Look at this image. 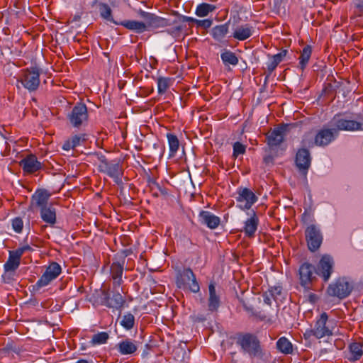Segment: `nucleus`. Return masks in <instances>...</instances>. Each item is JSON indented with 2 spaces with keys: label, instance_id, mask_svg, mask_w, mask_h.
<instances>
[{
  "label": "nucleus",
  "instance_id": "obj_1",
  "mask_svg": "<svg viewBox=\"0 0 363 363\" xmlns=\"http://www.w3.org/2000/svg\"><path fill=\"white\" fill-rule=\"evenodd\" d=\"M236 343L242 352L247 353L251 358L261 357L262 350L257 337L252 333L238 334Z\"/></svg>",
  "mask_w": 363,
  "mask_h": 363
},
{
  "label": "nucleus",
  "instance_id": "obj_2",
  "mask_svg": "<svg viewBox=\"0 0 363 363\" xmlns=\"http://www.w3.org/2000/svg\"><path fill=\"white\" fill-rule=\"evenodd\" d=\"M334 328L328 321V315L325 312H323L320 317L315 322L314 326L306 330L303 335L306 339H309L314 336L317 339H321L325 337H330L333 335Z\"/></svg>",
  "mask_w": 363,
  "mask_h": 363
},
{
  "label": "nucleus",
  "instance_id": "obj_3",
  "mask_svg": "<svg viewBox=\"0 0 363 363\" xmlns=\"http://www.w3.org/2000/svg\"><path fill=\"white\" fill-rule=\"evenodd\" d=\"M353 289V281L346 277H342L329 284L326 292L328 296L342 300L349 296Z\"/></svg>",
  "mask_w": 363,
  "mask_h": 363
},
{
  "label": "nucleus",
  "instance_id": "obj_4",
  "mask_svg": "<svg viewBox=\"0 0 363 363\" xmlns=\"http://www.w3.org/2000/svg\"><path fill=\"white\" fill-rule=\"evenodd\" d=\"M176 284L179 289L189 290L195 294L200 291V286L196 277L189 267L177 271Z\"/></svg>",
  "mask_w": 363,
  "mask_h": 363
},
{
  "label": "nucleus",
  "instance_id": "obj_5",
  "mask_svg": "<svg viewBox=\"0 0 363 363\" xmlns=\"http://www.w3.org/2000/svg\"><path fill=\"white\" fill-rule=\"evenodd\" d=\"M315 267L308 262L302 263L298 271L300 285L308 291L313 289V285L318 281Z\"/></svg>",
  "mask_w": 363,
  "mask_h": 363
},
{
  "label": "nucleus",
  "instance_id": "obj_6",
  "mask_svg": "<svg viewBox=\"0 0 363 363\" xmlns=\"http://www.w3.org/2000/svg\"><path fill=\"white\" fill-rule=\"evenodd\" d=\"M40 71L38 67H31L21 70L20 79L22 85L29 91H36L40 85Z\"/></svg>",
  "mask_w": 363,
  "mask_h": 363
},
{
  "label": "nucleus",
  "instance_id": "obj_7",
  "mask_svg": "<svg viewBox=\"0 0 363 363\" xmlns=\"http://www.w3.org/2000/svg\"><path fill=\"white\" fill-rule=\"evenodd\" d=\"M98 169L100 172L106 174L108 177L113 178L116 184L121 183V177L123 172L118 162L108 161L104 156H102L100 158Z\"/></svg>",
  "mask_w": 363,
  "mask_h": 363
},
{
  "label": "nucleus",
  "instance_id": "obj_8",
  "mask_svg": "<svg viewBox=\"0 0 363 363\" xmlns=\"http://www.w3.org/2000/svg\"><path fill=\"white\" fill-rule=\"evenodd\" d=\"M69 123L77 128L85 125L89 119V113L86 106L83 103H77L67 115Z\"/></svg>",
  "mask_w": 363,
  "mask_h": 363
},
{
  "label": "nucleus",
  "instance_id": "obj_9",
  "mask_svg": "<svg viewBox=\"0 0 363 363\" xmlns=\"http://www.w3.org/2000/svg\"><path fill=\"white\" fill-rule=\"evenodd\" d=\"M62 272L61 266L55 262H51L45 269V272L33 286V290L38 291L41 288L49 285Z\"/></svg>",
  "mask_w": 363,
  "mask_h": 363
},
{
  "label": "nucleus",
  "instance_id": "obj_10",
  "mask_svg": "<svg viewBox=\"0 0 363 363\" xmlns=\"http://www.w3.org/2000/svg\"><path fill=\"white\" fill-rule=\"evenodd\" d=\"M331 123L337 133L339 131L356 132L360 128V121L343 117L341 114L335 115Z\"/></svg>",
  "mask_w": 363,
  "mask_h": 363
},
{
  "label": "nucleus",
  "instance_id": "obj_11",
  "mask_svg": "<svg viewBox=\"0 0 363 363\" xmlns=\"http://www.w3.org/2000/svg\"><path fill=\"white\" fill-rule=\"evenodd\" d=\"M335 261L333 257L328 254L321 256L317 263L316 273L324 282H328L334 272Z\"/></svg>",
  "mask_w": 363,
  "mask_h": 363
},
{
  "label": "nucleus",
  "instance_id": "obj_12",
  "mask_svg": "<svg viewBox=\"0 0 363 363\" xmlns=\"http://www.w3.org/2000/svg\"><path fill=\"white\" fill-rule=\"evenodd\" d=\"M306 240L308 247L311 252L318 250L323 242V235L315 225H310L305 230Z\"/></svg>",
  "mask_w": 363,
  "mask_h": 363
},
{
  "label": "nucleus",
  "instance_id": "obj_13",
  "mask_svg": "<svg viewBox=\"0 0 363 363\" xmlns=\"http://www.w3.org/2000/svg\"><path fill=\"white\" fill-rule=\"evenodd\" d=\"M311 157L308 150L306 148L299 149L296 155L295 164L299 172L306 177L308 170L311 166Z\"/></svg>",
  "mask_w": 363,
  "mask_h": 363
},
{
  "label": "nucleus",
  "instance_id": "obj_14",
  "mask_svg": "<svg viewBox=\"0 0 363 363\" xmlns=\"http://www.w3.org/2000/svg\"><path fill=\"white\" fill-rule=\"evenodd\" d=\"M141 16L146 21L147 28L157 29L176 23V21L171 22L169 19L145 11H143Z\"/></svg>",
  "mask_w": 363,
  "mask_h": 363
},
{
  "label": "nucleus",
  "instance_id": "obj_15",
  "mask_svg": "<svg viewBox=\"0 0 363 363\" xmlns=\"http://www.w3.org/2000/svg\"><path fill=\"white\" fill-rule=\"evenodd\" d=\"M103 295L101 303L108 308L121 309L123 308L125 301L119 292L113 293L112 297L110 296L108 290H102Z\"/></svg>",
  "mask_w": 363,
  "mask_h": 363
},
{
  "label": "nucleus",
  "instance_id": "obj_16",
  "mask_svg": "<svg viewBox=\"0 0 363 363\" xmlns=\"http://www.w3.org/2000/svg\"><path fill=\"white\" fill-rule=\"evenodd\" d=\"M238 196L236 200L239 203L244 202V204L240 205L242 210H248L257 201V197L250 189L247 188H240L238 191Z\"/></svg>",
  "mask_w": 363,
  "mask_h": 363
},
{
  "label": "nucleus",
  "instance_id": "obj_17",
  "mask_svg": "<svg viewBox=\"0 0 363 363\" xmlns=\"http://www.w3.org/2000/svg\"><path fill=\"white\" fill-rule=\"evenodd\" d=\"M19 165L26 174H33L42 169V163L33 154H29L19 162Z\"/></svg>",
  "mask_w": 363,
  "mask_h": 363
},
{
  "label": "nucleus",
  "instance_id": "obj_18",
  "mask_svg": "<svg viewBox=\"0 0 363 363\" xmlns=\"http://www.w3.org/2000/svg\"><path fill=\"white\" fill-rule=\"evenodd\" d=\"M51 194L46 189H37L30 199V208H42L48 206Z\"/></svg>",
  "mask_w": 363,
  "mask_h": 363
},
{
  "label": "nucleus",
  "instance_id": "obj_19",
  "mask_svg": "<svg viewBox=\"0 0 363 363\" xmlns=\"http://www.w3.org/2000/svg\"><path fill=\"white\" fill-rule=\"evenodd\" d=\"M337 135L334 127L332 129L323 128L317 133L314 143L318 146H326L334 140Z\"/></svg>",
  "mask_w": 363,
  "mask_h": 363
},
{
  "label": "nucleus",
  "instance_id": "obj_20",
  "mask_svg": "<svg viewBox=\"0 0 363 363\" xmlns=\"http://www.w3.org/2000/svg\"><path fill=\"white\" fill-rule=\"evenodd\" d=\"M248 215L250 216V218L245 221L242 232L245 233L246 237L252 238L255 236V233L258 228L259 220L257 213L254 210L248 213Z\"/></svg>",
  "mask_w": 363,
  "mask_h": 363
},
{
  "label": "nucleus",
  "instance_id": "obj_21",
  "mask_svg": "<svg viewBox=\"0 0 363 363\" xmlns=\"http://www.w3.org/2000/svg\"><path fill=\"white\" fill-rule=\"evenodd\" d=\"M284 128L278 127L266 134L267 143L269 147H277L284 141Z\"/></svg>",
  "mask_w": 363,
  "mask_h": 363
},
{
  "label": "nucleus",
  "instance_id": "obj_22",
  "mask_svg": "<svg viewBox=\"0 0 363 363\" xmlns=\"http://www.w3.org/2000/svg\"><path fill=\"white\" fill-rule=\"evenodd\" d=\"M199 217L201 223L211 230L217 228L220 224V218L210 211H201Z\"/></svg>",
  "mask_w": 363,
  "mask_h": 363
},
{
  "label": "nucleus",
  "instance_id": "obj_23",
  "mask_svg": "<svg viewBox=\"0 0 363 363\" xmlns=\"http://www.w3.org/2000/svg\"><path fill=\"white\" fill-rule=\"evenodd\" d=\"M116 348L121 355H132L137 351L138 345L135 341L126 338L120 341Z\"/></svg>",
  "mask_w": 363,
  "mask_h": 363
},
{
  "label": "nucleus",
  "instance_id": "obj_24",
  "mask_svg": "<svg viewBox=\"0 0 363 363\" xmlns=\"http://www.w3.org/2000/svg\"><path fill=\"white\" fill-rule=\"evenodd\" d=\"M209 296L208 298V308L211 312L217 311L220 305V298L216 290L215 283L211 281L208 285Z\"/></svg>",
  "mask_w": 363,
  "mask_h": 363
},
{
  "label": "nucleus",
  "instance_id": "obj_25",
  "mask_svg": "<svg viewBox=\"0 0 363 363\" xmlns=\"http://www.w3.org/2000/svg\"><path fill=\"white\" fill-rule=\"evenodd\" d=\"M124 263L113 262L111 266V275L113 280V288L119 287L123 282L122 276Z\"/></svg>",
  "mask_w": 363,
  "mask_h": 363
},
{
  "label": "nucleus",
  "instance_id": "obj_26",
  "mask_svg": "<svg viewBox=\"0 0 363 363\" xmlns=\"http://www.w3.org/2000/svg\"><path fill=\"white\" fill-rule=\"evenodd\" d=\"M254 32V28L250 24L241 25L237 27L233 33V38L240 41H244L250 38Z\"/></svg>",
  "mask_w": 363,
  "mask_h": 363
},
{
  "label": "nucleus",
  "instance_id": "obj_27",
  "mask_svg": "<svg viewBox=\"0 0 363 363\" xmlns=\"http://www.w3.org/2000/svg\"><path fill=\"white\" fill-rule=\"evenodd\" d=\"M40 215L41 219L50 226H53L56 223V209L52 205L40 208Z\"/></svg>",
  "mask_w": 363,
  "mask_h": 363
},
{
  "label": "nucleus",
  "instance_id": "obj_28",
  "mask_svg": "<svg viewBox=\"0 0 363 363\" xmlns=\"http://www.w3.org/2000/svg\"><path fill=\"white\" fill-rule=\"evenodd\" d=\"M350 356L347 359L350 362L359 360L363 355V341L352 342L348 346Z\"/></svg>",
  "mask_w": 363,
  "mask_h": 363
},
{
  "label": "nucleus",
  "instance_id": "obj_29",
  "mask_svg": "<svg viewBox=\"0 0 363 363\" xmlns=\"http://www.w3.org/2000/svg\"><path fill=\"white\" fill-rule=\"evenodd\" d=\"M229 30V22L214 26L211 30V35L214 40L221 42Z\"/></svg>",
  "mask_w": 363,
  "mask_h": 363
},
{
  "label": "nucleus",
  "instance_id": "obj_30",
  "mask_svg": "<svg viewBox=\"0 0 363 363\" xmlns=\"http://www.w3.org/2000/svg\"><path fill=\"white\" fill-rule=\"evenodd\" d=\"M86 140L85 134H79L72 136L70 138L67 140L63 145L62 148L65 150H70L71 149H74L77 146L80 145L81 141H84Z\"/></svg>",
  "mask_w": 363,
  "mask_h": 363
},
{
  "label": "nucleus",
  "instance_id": "obj_31",
  "mask_svg": "<svg viewBox=\"0 0 363 363\" xmlns=\"http://www.w3.org/2000/svg\"><path fill=\"white\" fill-rule=\"evenodd\" d=\"M121 25L125 28L134 30L138 33H141L147 30V26L143 22L128 20L121 23Z\"/></svg>",
  "mask_w": 363,
  "mask_h": 363
},
{
  "label": "nucleus",
  "instance_id": "obj_32",
  "mask_svg": "<svg viewBox=\"0 0 363 363\" xmlns=\"http://www.w3.org/2000/svg\"><path fill=\"white\" fill-rule=\"evenodd\" d=\"M277 349L283 354H289L293 352L291 342L285 337H280L277 342Z\"/></svg>",
  "mask_w": 363,
  "mask_h": 363
},
{
  "label": "nucleus",
  "instance_id": "obj_33",
  "mask_svg": "<svg viewBox=\"0 0 363 363\" xmlns=\"http://www.w3.org/2000/svg\"><path fill=\"white\" fill-rule=\"evenodd\" d=\"M217 9V6L213 4L202 3L197 6L196 9V15L199 17H205L210 13H213Z\"/></svg>",
  "mask_w": 363,
  "mask_h": 363
},
{
  "label": "nucleus",
  "instance_id": "obj_34",
  "mask_svg": "<svg viewBox=\"0 0 363 363\" xmlns=\"http://www.w3.org/2000/svg\"><path fill=\"white\" fill-rule=\"evenodd\" d=\"M311 53L312 48L311 45H307L303 48L299 57V67L301 70H304L306 67L311 58Z\"/></svg>",
  "mask_w": 363,
  "mask_h": 363
},
{
  "label": "nucleus",
  "instance_id": "obj_35",
  "mask_svg": "<svg viewBox=\"0 0 363 363\" xmlns=\"http://www.w3.org/2000/svg\"><path fill=\"white\" fill-rule=\"evenodd\" d=\"M220 58L225 65L235 66L238 64V58L236 55L230 50H225L220 55Z\"/></svg>",
  "mask_w": 363,
  "mask_h": 363
},
{
  "label": "nucleus",
  "instance_id": "obj_36",
  "mask_svg": "<svg viewBox=\"0 0 363 363\" xmlns=\"http://www.w3.org/2000/svg\"><path fill=\"white\" fill-rule=\"evenodd\" d=\"M167 137L169 147V157H173L179 150V141L174 134L168 133Z\"/></svg>",
  "mask_w": 363,
  "mask_h": 363
},
{
  "label": "nucleus",
  "instance_id": "obj_37",
  "mask_svg": "<svg viewBox=\"0 0 363 363\" xmlns=\"http://www.w3.org/2000/svg\"><path fill=\"white\" fill-rule=\"evenodd\" d=\"M21 263V260L9 252L7 261L4 265V269L9 271H16Z\"/></svg>",
  "mask_w": 363,
  "mask_h": 363
},
{
  "label": "nucleus",
  "instance_id": "obj_38",
  "mask_svg": "<svg viewBox=\"0 0 363 363\" xmlns=\"http://www.w3.org/2000/svg\"><path fill=\"white\" fill-rule=\"evenodd\" d=\"M109 338V335L106 332H100L92 336L90 344L92 346L106 343Z\"/></svg>",
  "mask_w": 363,
  "mask_h": 363
},
{
  "label": "nucleus",
  "instance_id": "obj_39",
  "mask_svg": "<svg viewBox=\"0 0 363 363\" xmlns=\"http://www.w3.org/2000/svg\"><path fill=\"white\" fill-rule=\"evenodd\" d=\"M172 79L169 77H160L157 79V88L160 94H164L171 85Z\"/></svg>",
  "mask_w": 363,
  "mask_h": 363
},
{
  "label": "nucleus",
  "instance_id": "obj_40",
  "mask_svg": "<svg viewBox=\"0 0 363 363\" xmlns=\"http://www.w3.org/2000/svg\"><path fill=\"white\" fill-rule=\"evenodd\" d=\"M121 325L126 330H130L135 325V317L130 313L125 314L121 320Z\"/></svg>",
  "mask_w": 363,
  "mask_h": 363
},
{
  "label": "nucleus",
  "instance_id": "obj_41",
  "mask_svg": "<svg viewBox=\"0 0 363 363\" xmlns=\"http://www.w3.org/2000/svg\"><path fill=\"white\" fill-rule=\"evenodd\" d=\"M99 11H100L101 16L103 18H104L107 21H111V22L113 21L112 16H111L112 11L108 4H104V3H100L99 4Z\"/></svg>",
  "mask_w": 363,
  "mask_h": 363
},
{
  "label": "nucleus",
  "instance_id": "obj_42",
  "mask_svg": "<svg viewBox=\"0 0 363 363\" xmlns=\"http://www.w3.org/2000/svg\"><path fill=\"white\" fill-rule=\"evenodd\" d=\"M11 225L16 233H21L23 228V221L21 217H16L11 220Z\"/></svg>",
  "mask_w": 363,
  "mask_h": 363
},
{
  "label": "nucleus",
  "instance_id": "obj_43",
  "mask_svg": "<svg viewBox=\"0 0 363 363\" xmlns=\"http://www.w3.org/2000/svg\"><path fill=\"white\" fill-rule=\"evenodd\" d=\"M246 150V146L242 145L240 142H235L233 144V156L237 157L240 155L245 154Z\"/></svg>",
  "mask_w": 363,
  "mask_h": 363
},
{
  "label": "nucleus",
  "instance_id": "obj_44",
  "mask_svg": "<svg viewBox=\"0 0 363 363\" xmlns=\"http://www.w3.org/2000/svg\"><path fill=\"white\" fill-rule=\"evenodd\" d=\"M16 271H9L8 269H4V272L2 274L3 281L5 283L10 284L13 281L16 280Z\"/></svg>",
  "mask_w": 363,
  "mask_h": 363
},
{
  "label": "nucleus",
  "instance_id": "obj_45",
  "mask_svg": "<svg viewBox=\"0 0 363 363\" xmlns=\"http://www.w3.org/2000/svg\"><path fill=\"white\" fill-rule=\"evenodd\" d=\"M174 21H176V23L174 24V26L170 30H168V33L174 36H178L180 35L182 30L184 28V26L181 24H178V22L177 20H174Z\"/></svg>",
  "mask_w": 363,
  "mask_h": 363
},
{
  "label": "nucleus",
  "instance_id": "obj_46",
  "mask_svg": "<svg viewBox=\"0 0 363 363\" xmlns=\"http://www.w3.org/2000/svg\"><path fill=\"white\" fill-rule=\"evenodd\" d=\"M288 53V50L286 49H282L280 52L278 54L274 55L271 56V58L274 60L277 63L279 64L283 61L284 58L286 56Z\"/></svg>",
  "mask_w": 363,
  "mask_h": 363
},
{
  "label": "nucleus",
  "instance_id": "obj_47",
  "mask_svg": "<svg viewBox=\"0 0 363 363\" xmlns=\"http://www.w3.org/2000/svg\"><path fill=\"white\" fill-rule=\"evenodd\" d=\"M269 291L273 294V299L277 301L279 296L282 294V288L280 286H275L271 287Z\"/></svg>",
  "mask_w": 363,
  "mask_h": 363
},
{
  "label": "nucleus",
  "instance_id": "obj_48",
  "mask_svg": "<svg viewBox=\"0 0 363 363\" xmlns=\"http://www.w3.org/2000/svg\"><path fill=\"white\" fill-rule=\"evenodd\" d=\"M262 297H263L264 303H266L269 306L272 305V299H273V294L269 291V290L264 292L262 294Z\"/></svg>",
  "mask_w": 363,
  "mask_h": 363
},
{
  "label": "nucleus",
  "instance_id": "obj_49",
  "mask_svg": "<svg viewBox=\"0 0 363 363\" xmlns=\"http://www.w3.org/2000/svg\"><path fill=\"white\" fill-rule=\"evenodd\" d=\"M278 63H277L274 60H272L267 64V72L269 74H271L278 66Z\"/></svg>",
  "mask_w": 363,
  "mask_h": 363
},
{
  "label": "nucleus",
  "instance_id": "obj_50",
  "mask_svg": "<svg viewBox=\"0 0 363 363\" xmlns=\"http://www.w3.org/2000/svg\"><path fill=\"white\" fill-rule=\"evenodd\" d=\"M9 252L20 260L21 259L22 255L25 253L22 247H20L14 250H11L9 251Z\"/></svg>",
  "mask_w": 363,
  "mask_h": 363
},
{
  "label": "nucleus",
  "instance_id": "obj_51",
  "mask_svg": "<svg viewBox=\"0 0 363 363\" xmlns=\"http://www.w3.org/2000/svg\"><path fill=\"white\" fill-rule=\"evenodd\" d=\"M179 21L185 23V22H194V21H197L191 17L181 16L179 17Z\"/></svg>",
  "mask_w": 363,
  "mask_h": 363
},
{
  "label": "nucleus",
  "instance_id": "obj_52",
  "mask_svg": "<svg viewBox=\"0 0 363 363\" xmlns=\"http://www.w3.org/2000/svg\"><path fill=\"white\" fill-rule=\"evenodd\" d=\"M198 22L199 23V25H202L204 27H209L211 25V21L210 20H203Z\"/></svg>",
  "mask_w": 363,
  "mask_h": 363
},
{
  "label": "nucleus",
  "instance_id": "obj_53",
  "mask_svg": "<svg viewBox=\"0 0 363 363\" xmlns=\"http://www.w3.org/2000/svg\"><path fill=\"white\" fill-rule=\"evenodd\" d=\"M243 307L245 308V310L249 313H252V314H254L253 313V308L252 307H249L247 306L246 304H243Z\"/></svg>",
  "mask_w": 363,
  "mask_h": 363
},
{
  "label": "nucleus",
  "instance_id": "obj_54",
  "mask_svg": "<svg viewBox=\"0 0 363 363\" xmlns=\"http://www.w3.org/2000/svg\"><path fill=\"white\" fill-rule=\"evenodd\" d=\"M22 248L25 252L33 250L32 247L29 245H25L22 246Z\"/></svg>",
  "mask_w": 363,
  "mask_h": 363
},
{
  "label": "nucleus",
  "instance_id": "obj_55",
  "mask_svg": "<svg viewBox=\"0 0 363 363\" xmlns=\"http://www.w3.org/2000/svg\"><path fill=\"white\" fill-rule=\"evenodd\" d=\"M316 298H317V296H316V295H315V294H311L309 295V300H310L311 302H315V300H316Z\"/></svg>",
  "mask_w": 363,
  "mask_h": 363
},
{
  "label": "nucleus",
  "instance_id": "obj_56",
  "mask_svg": "<svg viewBox=\"0 0 363 363\" xmlns=\"http://www.w3.org/2000/svg\"><path fill=\"white\" fill-rule=\"evenodd\" d=\"M76 363H89V362L86 359H80V360L77 361Z\"/></svg>",
  "mask_w": 363,
  "mask_h": 363
},
{
  "label": "nucleus",
  "instance_id": "obj_57",
  "mask_svg": "<svg viewBox=\"0 0 363 363\" xmlns=\"http://www.w3.org/2000/svg\"><path fill=\"white\" fill-rule=\"evenodd\" d=\"M359 131L363 132V121L360 122V128H359Z\"/></svg>",
  "mask_w": 363,
  "mask_h": 363
},
{
  "label": "nucleus",
  "instance_id": "obj_58",
  "mask_svg": "<svg viewBox=\"0 0 363 363\" xmlns=\"http://www.w3.org/2000/svg\"><path fill=\"white\" fill-rule=\"evenodd\" d=\"M302 143H303V145H306V143L304 140L302 141Z\"/></svg>",
  "mask_w": 363,
  "mask_h": 363
},
{
  "label": "nucleus",
  "instance_id": "obj_59",
  "mask_svg": "<svg viewBox=\"0 0 363 363\" xmlns=\"http://www.w3.org/2000/svg\"><path fill=\"white\" fill-rule=\"evenodd\" d=\"M358 7H363V6L358 4Z\"/></svg>",
  "mask_w": 363,
  "mask_h": 363
}]
</instances>
